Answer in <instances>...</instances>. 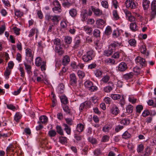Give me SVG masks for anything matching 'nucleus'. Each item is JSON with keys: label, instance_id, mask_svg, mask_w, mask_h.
Wrapping results in <instances>:
<instances>
[{"label": "nucleus", "instance_id": "f257e3e1", "mask_svg": "<svg viewBox=\"0 0 156 156\" xmlns=\"http://www.w3.org/2000/svg\"><path fill=\"white\" fill-rule=\"evenodd\" d=\"M95 56L94 51L92 50L87 51L86 54L82 57L83 61L86 62H88L92 60Z\"/></svg>", "mask_w": 156, "mask_h": 156}, {"label": "nucleus", "instance_id": "f03ea898", "mask_svg": "<svg viewBox=\"0 0 156 156\" xmlns=\"http://www.w3.org/2000/svg\"><path fill=\"white\" fill-rule=\"evenodd\" d=\"M45 18L48 21L51 20L54 23H58L59 21V16L55 15L52 16L49 14H47L45 16Z\"/></svg>", "mask_w": 156, "mask_h": 156}, {"label": "nucleus", "instance_id": "7ed1b4c3", "mask_svg": "<svg viewBox=\"0 0 156 156\" xmlns=\"http://www.w3.org/2000/svg\"><path fill=\"white\" fill-rule=\"evenodd\" d=\"M135 61L137 64L139 65L141 67L146 66L147 62L145 59L140 57H137L135 59Z\"/></svg>", "mask_w": 156, "mask_h": 156}, {"label": "nucleus", "instance_id": "20e7f679", "mask_svg": "<svg viewBox=\"0 0 156 156\" xmlns=\"http://www.w3.org/2000/svg\"><path fill=\"white\" fill-rule=\"evenodd\" d=\"M125 5L127 8L134 9L136 6V3L133 0H126L125 2Z\"/></svg>", "mask_w": 156, "mask_h": 156}, {"label": "nucleus", "instance_id": "39448f33", "mask_svg": "<svg viewBox=\"0 0 156 156\" xmlns=\"http://www.w3.org/2000/svg\"><path fill=\"white\" fill-rule=\"evenodd\" d=\"M110 111L112 115H116L120 112L118 107L115 104H112L111 105Z\"/></svg>", "mask_w": 156, "mask_h": 156}, {"label": "nucleus", "instance_id": "423d86ee", "mask_svg": "<svg viewBox=\"0 0 156 156\" xmlns=\"http://www.w3.org/2000/svg\"><path fill=\"white\" fill-rule=\"evenodd\" d=\"M151 19L154 18L156 15V1L152 2L151 4Z\"/></svg>", "mask_w": 156, "mask_h": 156}, {"label": "nucleus", "instance_id": "0eeeda50", "mask_svg": "<svg viewBox=\"0 0 156 156\" xmlns=\"http://www.w3.org/2000/svg\"><path fill=\"white\" fill-rule=\"evenodd\" d=\"M108 85L103 88V91L104 92L108 93L111 91L114 88V85L112 81L108 82Z\"/></svg>", "mask_w": 156, "mask_h": 156}, {"label": "nucleus", "instance_id": "6e6552de", "mask_svg": "<svg viewBox=\"0 0 156 156\" xmlns=\"http://www.w3.org/2000/svg\"><path fill=\"white\" fill-rule=\"evenodd\" d=\"M70 83L72 86H76L77 83V78L75 74H70L69 76Z\"/></svg>", "mask_w": 156, "mask_h": 156}, {"label": "nucleus", "instance_id": "1a4fd4ad", "mask_svg": "<svg viewBox=\"0 0 156 156\" xmlns=\"http://www.w3.org/2000/svg\"><path fill=\"white\" fill-rule=\"evenodd\" d=\"M81 42V39L80 37L78 36H76L74 39V44L73 48L74 49L77 48L79 47Z\"/></svg>", "mask_w": 156, "mask_h": 156}, {"label": "nucleus", "instance_id": "9d476101", "mask_svg": "<svg viewBox=\"0 0 156 156\" xmlns=\"http://www.w3.org/2000/svg\"><path fill=\"white\" fill-rule=\"evenodd\" d=\"M90 102L88 101H85L84 102L82 103L80 106L79 110L82 112L84 109H87V108L90 107Z\"/></svg>", "mask_w": 156, "mask_h": 156}, {"label": "nucleus", "instance_id": "9b49d317", "mask_svg": "<svg viewBox=\"0 0 156 156\" xmlns=\"http://www.w3.org/2000/svg\"><path fill=\"white\" fill-rule=\"evenodd\" d=\"M127 68V64L124 62H122L119 64L118 69L120 72H124Z\"/></svg>", "mask_w": 156, "mask_h": 156}, {"label": "nucleus", "instance_id": "f8f14e48", "mask_svg": "<svg viewBox=\"0 0 156 156\" xmlns=\"http://www.w3.org/2000/svg\"><path fill=\"white\" fill-rule=\"evenodd\" d=\"M92 11L94 12V15L97 16H99L102 14V11L98 8H96L93 6L91 7Z\"/></svg>", "mask_w": 156, "mask_h": 156}, {"label": "nucleus", "instance_id": "ddd939ff", "mask_svg": "<svg viewBox=\"0 0 156 156\" xmlns=\"http://www.w3.org/2000/svg\"><path fill=\"white\" fill-rule=\"evenodd\" d=\"M140 50L141 53L144 55V57L146 58L148 57L149 55V53L148 51H146L147 49L145 45H142L140 47Z\"/></svg>", "mask_w": 156, "mask_h": 156}, {"label": "nucleus", "instance_id": "4468645a", "mask_svg": "<svg viewBox=\"0 0 156 156\" xmlns=\"http://www.w3.org/2000/svg\"><path fill=\"white\" fill-rule=\"evenodd\" d=\"M81 20L83 22L86 20L87 18V11L86 10H83L81 12L80 14Z\"/></svg>", "mask_w": 156, "mask_h": 156}, {"label": "nucleus", "instance_id": "2eb2a0df", "mask_svg": "<svg viewBox=\"0 0 156 156\" xmlns=\"http://www.w3.org/2000/svg\"><path fill=\"white\" fill-rule=\"evenodd\" d=\"M134 76L133 73L131 72L129 73H126L123 75V78L126 80H129L132 79Z\"/></svg>", "mask_w": 156, "mask_h": 156}, {"label": "nucleus", "instance_id": "dca6fc26", "mask_svg": "<svg viewBox=\"0 0 156 156\" xmlns=\"http://www.w3.org/2000/svg\"><path fill=\"white\" fill-rule=\"evenodd\" d=\"M26 54L27 57L30 58L31 60L33 61V55L32 53V51L30 49L27 48L26 49Z\"/></svg>", "mask_w": 156, "mask_h": 156}, {"label": "nucleus", "instance_id": "f3484780", "mask_svg": "<svg viewBox=\"0 0 156 156\" xmlns=\"http://www.w3.org/2000/svg\"><path fill=\"white\" fill-rule=\"evenodd\" d=\"M70 61L69 57L67 55L65 56L63 58L62 62V64L64 66L67 65Z\"/></svg>", "mask_w": 156, "mask_h": 156}, {"label": "nucleus", "instance_id": "a211bd4d", "mask_svg": "<svg viewBox=\"0 0 156 156\" xmlns=\"http://www.w3.org/2000/svg\"><path fill=\"white\" fill-rule=\"evenodd\" d=\"M55 52L60 55H62L64 52L61 45L56 46L55 47Z\"/></svg>", "mask_w": 156, "mask_h": 156}, {"label": "nucleus", "instance_id": "6ab92c4d", "mask_svg": "<svg viewBox=\"0 0 156 156\" xmlns=\"http://www.w3.org/2000/svg\"><path fill=\"white\" fill-rule=\"evenodd\" d=\"M120 45L121 44L117 42L114 41L110 44L109 47L111 48L113 51V50H115L116 48L119 47Z\"/></svg>", "mask_w": 156, "mask_h": 156}, {"label": "nucleus", "instance_id": "aec40b11", "mask_svg": "<svg viewBox=\"0 0 156 156\" xmlns=\"http://www.w3.org/2000/svg\"><path fill=\"white\" fill-rule=\"evenodd\" d=\"M112 124L105 125L102 128V131L105 133H108L110 130L112 128Z\"/></svg>", "mask_w": 156, "mask_h": 156}, {"label": "nucleus", "instance_id": "412c9836", "mask_svg": "<svg viewBox=\"0 0 156 156\" xmlns=\"http://www.w3.org/2000/svg\"><path fill=\"white\" fill-rule=\"evenodd\" d=\"M84 128V126L82 123L78 124L76 126V131L77 132L80 133L82 132Z\"/></svg>", "mask_w": 156, "mask_h": 156}, {"label": "nucleus", "instance_id": "4be33fe9", "mask_svg": "<svg viewBox=\"0 0 156 156\" xmlns=\"http://www.w3.org/2000/svg\"><path fill=\"white\" fill-rule=\"evenodd\" d=\"M63 125L64 127V130L66 131L67 134L69 135H70L71 133V128L70 126L66 123L63 124Z\"/></svg>", "mask_w": 156, "mask_h": 156}, {"label": "nucleus", "instance_id": "5701e85b", "mask_svg": "<svg viewBox=\"0 0 156 156\" xmlns=\"http://www.w3.org/2000/svg\"><path fill=\"white\" fill-rule=\"evenodd\" d=\"M150 2L147 0H143V6L144 10H147L149 8Z\"/></svg>", "mask_w": 156, "mask_h": 156}, {"label": "nucleus", "instance_id": "b1692460", "mask_svg": "<svg viewBox=\"0 0 156 156\" xmlns=\"http://www.w3.org/2000/svg\"><path fill=\"white\" fill-rule=\"evenodd\" d=\"M113 52V51L112 50V49L108 47V49L104 51V55L106 56L109 57L112 55Z\"/></svg>", "mask_w": 156, "mask_h": 156}, {"label": "nucleus", "instance_id": "393cba45", "mask_svg": "<svg viewBox=\"0 0 156 156\" xmlns=\"http://www.w3.org/2000/svg\"><path fill=\"white\" fill-rule=\"evenodd\" d=\"M23 64L25 67V69L28 74H30L32 73L31 71L32 67L30 65L27 64L26 62L23 63Z\"/></svg>", "mask_w": 156, "mask_h": 156}, {"label": "nucleus", "instance_id": "a878e982", "mask_svg": "<svg viewBox=\"0 0 156 156\" xmlns=\"http://www.w3.org/2000/svg\"><path fill=\"white\" fill-rule=\"evenodd\" d=\"M96 23L97 25L98 28H101L102 26L104 25L105 22L103 20L99 19L96 21Z\"/></svg>", "mask_w": 156, "mask_h": 156}, {"label": "nucleus", "instance_id": "bb28decb", "mask_svg": "<svg viewBox=\"0 0 156 156\" xmlns=\"http://www.w3.org/2000/svg\"><path fill=\"white\" fill-rule=\"evenodd\" d=\"M60 99L61 103L65 105L67 104L68 102L67 98L66 96L62 95L61 96Z\"/></svg>", "mask_w": 156, "mask_h": 156}, {"label": "nucleus", "instance_id": "cd10ccee", "mask_svg": "<svg viewBox=\"0 0 156 156\" xmlns=\"http://www.w3.org/2000/svg\"><path fill=\"white\" fill-rule=\"evenodd\" d=\"M130 28L133 31H135L138 30V27L135 22L132 23L130 24Z\"/></svg>", "mask_w": 156, "mask_h": 156}, {"label": "nucleus", "instance_id": "c85d7f7f", "mask_svg": "<svg viewBox=\"0 0 156 156\" xmlns=\"http://www.w3.org/2000/svg\"><path fill=\"white\" fill-rule=\"evenodd\" d=\"M83 30L87 33L89 35L92 34V29L91 27L87 26H86L83 27Z\"/></svg>", "mask_w": 156, "mask_h": 156}, {"label": "nucleus", "instance_id": "c756f323", "mask_svg": "<svg viewBox=\"0 0 156 156\" xmlns=\"http://www.w3.org/2000/svg\"><path fill=\"white\" fill-rule=\"evenodd\" d=\"M103 73L102 71L100 69H96L94 71V73L97 77L101 76Z\"/></svg>", "mask_w": 156, "mask_h": 156}, {"label": "nucleus", "instance_id": "7c9ffc66", "mask_svg": "<svg viewBox=\"0 0 156 156\" xmlns=\"http://www.w3.org/2000/svg\"><path fill=\"white\" fill-rule=\"evenodd\" d=\"M110 77L108 75H105L104 76L101 80V82L104 83H108L109 81Z\"/></svg>", "mask_w": 156, "mask_h": 156}, {"label": "nucleus", "instance_id": "2f4dec72", "mask_svg": "<svg viewBox=\"0 0 156 156\" xmlns=\"http://www.w3.org/2000/svg\"><path fill=\"white\" fill-rule=\"evenodd\" d=\"M105 62L107 64L112 65L115 64V61L114 59L112 58H108L105 60Z\"/></svg>", "mask_w": 156, "mask_h": 156}, {"label": "nucleus", "instance_id": "473e14b6", "mask_svg": "<svg viewBox=\"0 0 156 156\" xmlns=\"http://www.w3.org/2000/svg\"><path fill=\"white\" fill-rule=\"evenodd\" d=\"M56 131L60 135H64L63 130L62 127L58 125H57L56 127Z\"/></svg>", "mask_w": 156, "mask_h": 156}, {"label": "nucleus", "instance_id": "72a5a7b5", "mask_svg": "<svg viewBox=\"0 0 156 156\" xmlns=\"http://www.w3.org/2000/svg\"><path fill=\"white\" fill-rule=\"evenodd\" d=\"M39 119L41 122L44 124L47 122L48 118L46 116L42 115L40 116Z\"/></svg>", "mask_w": 156, "mask_h": 156}, {"label": "nucleus", "instance_id": "f704fd0d", "mask_svg": "<svg viewBox=\"0 0 156 156\" xmlns=\"http://www.w3.org/2000/svg\"><path fill=\"white\" fill-rule=\"evenodd\" d=\"M42 60L40 57H38L36 58L35 59V64L37 66H39L41 64Z\"/></svg>", "mask_w": 156, "mask_h": 156}, {"label": "nucleus", "instance_id": "c9c22d12", "mask_svg": "<svg viewBox=\"0 0 156 156\" xmlns=\"http://www.w3.org/2000/svg\"><path fill=\"white\" fill-rule=\"evenodd\" d=\"M130 122V120L128 118L124 119L121 121L120 123L122 124H123L125 125H127L129 124Z\"/></svg>", "mask_w": 156, "mask_h": 156}, {"label": "nucleus", "instance_id": "e433bc0d", "mask_svg": "<svg viewBox=\"0 0 156 156\" xmlns=\"http://www.w3.org/2000/svg\"><path fill=\"white\" fill-rule=\"evenodd\" d=\"M22 117V115L19 112H17L15 114L14 117V119L15 121L18 122Z\"/></svg>", "mask_w": 156, "mask_h": 156}, {"label": "nucleus", "instance_id": "4c0bfd02", "mask_svg": "<svg viewBox=\"0 0 156 156\" xmlns=\"http://www.w3.org/2000/svg\"><path fill=\"white\" fill-rule=\"evenodd\" d=\"M112 32V29L111 27L110 26H108L105 30V34L107 35H110Z\"/></svg>", "mask_w": 156, "mask_h": 156}, {"label": "nucleus", "instance_id": "58836bf2", "mask_svg": "<svg viewBox=\"0 0 156 156\" xmlns=\"http://www.w3.org/2000/svg\"><path fill=\"white\" fill-rule=\"evenodd\" d=\"M111 97L114 100H117L121 98V95L117 94H112L111 95Z\"/></svg>", "mask_w": 156, "mask_h": 156}, {"label": "nucleus", "instance_id": "ea45409f", "mask_svg": "<svg viewBox=\"0 0 156 156\" xmlns=\"http://www.w3.org/2000/svg\"><path fill=\"white\" fill-rule=\"evenodd\" d=\"M69 13L72 17H75L77 15V11L75 9H72L69 10Z\"/></svg>", "mask_w": 156, "mask_h": 156}, {"label": "nucleus", "instance_id": "a19ab883", "mask_svg": "<svg viewBox=\"0 0 156 156\" xmlns=\"http://www.w3.org/2000/svg\"><path fill=\"white\" fill-rule=\"evenodd\" d=\"M64 39L65 43L67 44H70L72 42V38L70 36H67L65 37Z\"/></svg>", "mask_w": 156, "mask_h": 156}, {"label": "nucleus", "instance_id": "79ce46f5", "mask_svg": "<svg viewBox=\"0 0 156 156\" xmlns=\"http://www.w3.org/2000/svg\"><path fill=\"white\" fill-rule=\"evenodd\" d=\"M128 43L129 45L131 46L135 47L136 46V41L134 39H130L128 41Z\"/></svg>", "mask_w": 156, "mask_h": 156}, {"label": "nucleus", "instance_id": "37998d69", "mask_svg": "<svg viewBox=\"0 0 156 156\" xmlns=\"http://www.w3.org/2000/svg\"><path fill=\"white\" fill-rule=\"evenodd\" d=\"M59 141L62 144H66L67 143V138L66 137H60Z\"/></svg>", "mask_w": 156, "mask_h": 156}, {"label": "nucleus", "instance_id": "c03bdc74", "mask_svg": "<svg viewBox=\"0 0 156 156\" xmlns=\"http://www.w3.org/2000/svg\"><path fill=\"white\" fill-rule=\"evenodd\" d=\"M133 107L131 105H128L126 108V110L127 112L129 114H130L133 112Z\"/></svg>", "mask_w": 156, "mask_h": 156}, {"label": "nucleus", "instance_id": "a18cd8bd", "mask_svg": "<svg viewBox=\"0 0 156 156\" xmlns=\"http://www.w3.org/2000/svg\"><path fill=\"white\" fill-rule=\"evenodd\" d=\"M61 26L62 28L64 29L65 30H68L67 28V23L66 21H62L61 23Z\"/></svg>", "mask_w": 156, "mask_h": 156}, {"label": "nucleus", "instance_id": "49530a36", "mask_svg": "<svg viewBox=\"0 0 156 156\" xmlns=\"http://www.w3.org/2000/svg\"><path fill=\"white\" fill-rule=\"evenodd\" d=\"M93 83V82L87 80L84 82V85L86 88L88 89L92 85Z\"/></svg>", "mask_w": 156, "mask_h": 156}, {"label": "nucleus", "instance_id": "de8ad7c7", "mask_svg": "<svg viewBox=\"0 0 156 156\" xmlns=\"http://www.w3.org/2000/svg\"><path fill=\"white\" fill-rule=\"evenodd\" d=\"M131 137V134L128 132L126 131L122 135V137L125 139H128Z\"/></svg>", "mask_w": 156, "mask_h": 156}, {"label": "nucleus", "instance_id": "09e8293b", "mask_svg": "<svg viewBox=\"0 0 156 156\" xmlns=\"http://www.w3.org/2000/svg\"><path fill=\"white\" fill-rule=\"evenodd\" d=\"M36 30H38L35 28H33L31 29L30 31L29 34L28 35L29 37H31L33 36L34 35L35 33H36Z\"/></svg>", "mask_w": 156, "mask_h": 156}, {"label": "nucleus", "instance_id": "8fccbe9b", "mask_svg": "<svg viewBox=\"0 0 156 156\" xmlns=\"http://www.w3.org/2000/svg\"><path fill=\"white\" fill-rule=\"evenodd\" d=\"M62 108L64 111L67 114H70V109L68 106L65 105L63 106Z\"/></svg>", "mask_w": 156, "mask_h": 156}, {"label": "nucleus", "instance_id": "3c124183", "mask_svg": "<svg viewBox=\"0 0 156 156\" xmlns=\"http://www.w3.org/2000/svg\"><path fill=\"white\" fill-rule=\"evenodd\" d=\"M77 74L80 78H83L85 76V73L83 72L80 70L78 71Z\"/></svg>", "mask_w": 156, "mask_h": 156}, {"label": "nucleus", "instance_id": "603ef678", "mask_svg": "<svg viewBox=\"0 0 156 156\" xmlns=\"http://www.w3.org/2000/svg\"><path fill=\"white\" fill-rule=\"evenodd\" d=\"M112 36L114 38H117L119 36V31L118 30H115L112 34Z\"/></svg>", "mask_w": 156, "mask_h": 156}, {"label": "nucleus", "instance_id": "864d4df0", "mask_svg": "<svg viewBox=\"0 0 156 156\" xmlns=\"http://www.w3.org/2000/svg\"><path fill=\"white\" fill-rule=\"evenodd\" d=\"M88 140L89 142L92 144H95L97 143V141L94 138L92 137H90L88 138Z\"/></svg>", "mask_w": 156, "mask_h": 156}, {"label": "nucleus", "instance_id": "5fc2aeb1", "mask_svg": "<svg viewBox=\"0 0 156 156\" xmlns=\"http://www.w3.org/2000/svg\"><path fill=\"white\" fill-rule=\"evenodd\" d=\"M112 13L113 18L115 20H117L119 19V17L117 11V10H114L113 11Z\"/></svg>", "mask_w": 156, "mask_h": 156}, {"label": "nucleus", "instance_id": "6e6d98bb", "mask_svg": "<svg viewBox=\"0 0 156 156\" xmlns=\"http://www.w3.org/2000/svg\"><path fill=\"white\" fill-rule=\"evenodd\" d=\"M98 87L94 85V84L92 83V85L91 87L88 89V90L91 92H94L98 90Z\"/></svg>", "mask_w": 156, "mask_h": 156}, {"label": "nucleus", "instance_id": "4d7b16f0", "mask_svg": "<svg viewBox=\"0 0 156 156\" xmlns=\"http://www.w3.org/2000/svg\"><path fill=\"white\" fill-rule=\"evenodd\" d=\"M144 148V145L142 144L139 145L137 148V151L138 153H141L143 150Z\"/></svg>", "mask_w": 156, "mask_h": 156}, {"label": "nucleus", "instance_id": "13d9d810", "mask_svg": "<svg viewBox=\"0 0 156 156\" xmlns=\"http://www.w3.org/2000/svg\"><path fill=\"white\" fill-rule=\"evenodd\" d=\"M11 70L7 68L6 69V71L5 72L4 75L8 79L11 73Z\"/></svg>", "mask_w": 156, "mask_h": 156}, {"label": "nucleus", "instance_id": "bf43d9fd", "mask_svg": "<svg viewBox=\"0 0 156 156\" xmlns=\"http://www.w3.org/2000/svg\"><path fill=\"white\" fill-rule=\"evenodd\" d=\"M66 121V124L68 126H71L73 124V121L70 118H66L65 119Z\"/></svg>", "mask_w": 156, "mask_h": 156}, {"label": "nucleus", "instance_id": "052dcab7", "mask_svg": "<svg viewBox=\"0 0 156 156\" xmlns=\"http://www.w3.org/2000/svg\"><path fill=\"white\" fill-rule=\"evenodd\" d=\"M56 132L53 130H51L49 131L48 134L50 137H54L56 135Z\"/></svg>", "mask_w": 156, "mask_h": 156}, {"label": "nucleus", "instance_id": "680f3d73", "mask_svg": "<svg viewBox=\"0 0 156 156\" xmlns=\"http://www.w3.org/2000/svg\"><path fill=\"white\" fill-rule=\"evenodd\" d=\"M100 33V31L99 30L96 29L94 30L93 35L96 37H99Z\"/></svg>", "mask_w": 156, "mask_h": 156}, {"label": "nucleus", "instance_id": "e2e57ef3", "mask_svg": "<svg viewBox=\"0 0 156 156\" xmlns=\"http://www.w3.org/2000/svg\"><path fill=\"white\" fill-rule=\"evenodd\" d=\"M6 106L8 109L11 110L13 111H15L16 110V108L15 106L12 104L7 105Z\"/></svg>", "mask_w": 156, "mask_h": 156}, {"label": "nucleus", "instance_id": "0e129e2a", "mask_svg": "<svg viewBox=\"0 0 156 156\" xmlns=\"http://www.w3.org/2000/svg\"><path fill=\"white\" fill-rule=\"evenodd\" d=\"M109 139V136H108L105 135L101 139V141L103 142H106L108 141Z\"/></svg>", "mask_w": 156, "mask_h": 156}, {"label": "nucleus", "instance_id": "69168bd1", "mask_svg": "<svg viewBox=\"0 0 156 156\" xmlns=\"http://www.w3.org/2000/svg\"><path fill=\"white\" fill-rule=\"evenodd\" d=\"M54 44L56 45V46L61 45V41L58 38L55 39L54 40Z\"/></svg>", "mask_w": 156, "mask_h": 156}, {"label": "nucleus", "instance_id": "338daca9", "mask_svg": "<svg viewBox=\"0 0 156 156\" xmlns=\"http://www.w3.org/2000/svg\"><path fill=\"white\" fill-rule=\"evenodd\" d=\"M136 99L133 96H130L129 98V101L132 104H134L136 101Z\"/></svg>", "mask_w": 156, "mask_h": 156}, {"label": "nucleus", "instance_id": "774afa93", "mask_svg": "<svg viewBox=\"0 0 156 156\" xmlns=\"http://www.w3.org/2000/svg\"><path fill=\"white\" fill-rule=\"evenodd\" d=\"M136 109L137 112L140 113L143 109V107L142 105H138L136 106Z\"/></svg>", "mask_w": 156, "mask_h": 156}]
</instances>
